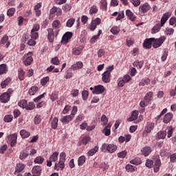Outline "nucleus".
I'll list each match as a JSON object with an SVG mask.
<instances>
[{"mask_svg": "<svg viewBox=\"0 0 176 176\" xmlns=\"http://www.w3.org/2000/svg\"><path fill=\"white\" fill-rule=\"evenodd\" d=\"M153 159V160L149 159L146 160V167H148V168H152V167H153L154 162V173H159V170H160V166H162L160 157L159 155H155Z\"/></svg>", "mask_w": 176, "mask_h": 176, "instance_id": "f257e3e1", "label": "nucleus"}, {"mask_svg": "<svg viewBox=\"0 0 176 176\" xmlns=\"http://www.w3.org/2000/svg\"><path fill=\"white\" fill-rule=\"evenodd\" d=\"M59 157L58 163L55 164L54 170H57V171H63L65 168V157H67V154H65V152H62L60 153Z\"/></svg>", "mask_w": 176, "mask_h": 176, "instance_id": "f03ea898", "label": "nucleus"}, {"mask_svg": "<svg viewBox=\"0 0 176 176\" xmlns=\"http://www.w3.org/2000/svg\"><path fill=\"white\" fill-rule=\"evenodd\" d=\"M118 149V146L113 144L104 143L102 145L101 150L102 152H109V153H115Z\"/></svg>", "mask_w": 176, "mask_h": 176, "instance_id": "7ed1b4c3", "label": "nucleus"}, {"mask_svg": "<svg viewBox=\"0 0 176 176\" xmlns=\"http://www.w3.org/2000/svg\"><path fill=\"white\" fill-rule=\"evenodd\" d=\"M151 10V5L148 3H144L139 6L140 16H145V13H148Z\"/></svg>", "mask_w": 176, "mask_h": 176, "instance_id": "20e7f679", "label": "nucleus"}, {"mask_svg": "<svg viewBox=\"0 0 176 176\" xmlns=\"http://www.w3.org/2000/svg\"><path fill=\"white\" fill-rule=\"evenodd\" d=\"M32 52H29L28 54L24 55L23 56V64L26 66L31 65L32 62L34 61V58H32Z\"/></svg>", "mask_w": 176, "mask_h": 176, "instance_id": "39448f33", "label": "nucleus"}, {"mask_svg": "<svg viewBox=\"0 0 176 176\" xmlns=\"http://www.w3.org/2000/svg\"><path fill=\"white\" fill-rule=\"evenodd\" d=\"M164 41H166V36H162L159 38H154V40L153 41V47H154V49H157V47H160V46H162V45H163V43H164Z\"/></svg>", "mask_w": 176, "mask_h": 176, "instance_id": "423d86ee", "label": "nucleus"}, {"mask_svg": "<svg viewBox=\"0 0 176 176\" xmlns=\"http://www.w3.org/2000/svg\"><path fill=\"white\" fill-rule=\"evenodd\" d=\"M8 144H10V146L13 148V146H16V144H17V133H13L11 135H9L8 137Z\"/></svg>", "mask_w": 176, "mask_h": 176, "instance_id": "0eeeda50", "label": "nucleus"}, {"mask_svg": "<svg viewBox=\"0 0 176 176\" xmlns=\"http://www.w3.org/2000/svg\"><path fill=\"white\" fill-rule=\"evenodd\" d=\"M100 24H101V19L96 18L93 19L89 26L90 31H95L96 28H97V25H100Z\"/></svg>", "mask_w": 176, "mask_h": 176, "instance_id": "6e6552de", "label": "nucleus"}, {"mask_svg": "<svg viewBox=\"0 0 176 176\" xmlns=\"http://www.w3.org/2000/svg\"><path fill=\"white\" fill-rule=\"evenodd\" d=\"M72 35H74L72 32H67L62 37L61 43L63 45H67V43L69 42V39L72 38Z\"/></svg>", "mask_w": 176, "mask_h": 176, "instance_id": "1a4fd4ad", "label": "nucleus"}, {"mask_svg": "<svg viewBox=\"0 0 176 176\" xmlns=\"http://www.w3.org/2000/svg\"><path fill=\"white\" fill-rule=\"evenodd\" d=\"M105 91V87L103 85H99L94 87V90L92 91L93 94H102Z\"/></svg>", "mask_w": 176, "mask_h": 176, "instance_id": "9d476101", "label": "nucleus"}, {"mask_svg": "<svg viewBox=\"0 0 176 176\" xmlns=\"http://www.w3.org/2000/svg\"><path fill=\"white\" fill-rule=\"evenodd\" d=\"M153 41H155V38H146L143 43V47L145 49H151Z\"/></svg>", "mask_w": 176, "mask_h": 176, "instance_id": "9b49d317", "label": "nucleus"}, {"mask_svg": "<svg viewBox=\"0 0 176 176\" xmlns=\"http://www.w3.org/2000/svg\"><path fill=\"white\" fill-rule=\"evenodd\" d=\"M33 176H41L42 168L40 166H34L32 169Z\"/></svg>", "mask_w": 176, "mask_h": 176, "instance_id": "f8f14e48", "label": "nucleus"}, {"mask_svg": "<svg viewBox=\"0 0 176 176\" xmlns=\"http://www.w3.org/2000/svg\"><path fill=\"white\" fill-rule=\"evenodd\" d=\"M102 80L104 83H109L111 82V73L108 72H104L102 74Z\"/></svg>", "mask_w": 176, "mask_h": 176, "instance_id": "ddd939ff", "label": "nucleus"}, {"mask_svg": "<svg viewBox=\"0 0 176 176\" xmlns=\"http://www.w3.org/2000/svg\"><path fill=\"white\" fill-rule=\"evenodd\" d=\"M9 100H10V94H9L8 92H5L0 96L1 102L6 103L8 101H9Z\"/></svg>", "mask_w": 176, "mask_h": 176, "instance_id": "4468645a", "label": "nucleus"}, {"mask_svg": "<svg viewBox=\"0 0 176 176\" xmlns=\"http://www.w3.org/2000/svg\"><path fill=\"white\" fill-rule=\"evenodd\" d=\"M74 118H73L72 116L69 115V116H65L60 118V120L63 124H67L69 123L70 122H72V120Z\"/></svg>", "mask_w": 176, "mask_h": 176, "instance_id": "2eb2a0df", "label": "nucleus"}, {"mask_svg": "<svg viewBox=\"0 0 176 176\" xmlns=\"http://www.w3.org/2000/svg\"><path fill=\"white\" fill-rule=\"evenodd\" d=\"M170 16H171V13L170 12H166L163 14L162 17L161 18L160 23L162 27L164 25V24H166V21L168 20Z\"/></svg>", "mask_w": 176, "mask_h": 176, "instance_id": "dca6fc26", "label": "nucleus"}, {"mask_svg": "<svg viewBox=\"0 0 176 176\" xmlns=\"http://www.w3.org/2000/svg\"><path fill=\"white\" fill-rule=\"evenodd\" d=\"M47 31L48 32L47 39L49 42L53 43L54 41V31L52 28H48Z\"/></svg>", "mask_w": 176, "mask_h": 176, "instance_id": "f3484780", "label": "nucleus"}, {"mask_svg": "<svg viewBox=\"0 0 176 176\" xmlns=\"http://www.w3.org/2000/svg\"><path fill=\"white\" fill-rule=\"evenodd\" d=\"M126 16H127V19L131 20V21H134L135 19H137V16L134 15V13L131 12L130 10H126Z\"/></svg>", "mask_w": 176, "mask_h": 176, "instance_id": "a211bd4d", "label": "nucleus"}, {"mask_svg": "<svg viewBox=\"0 0 176 176\" xmlns=\"http://www.w3.org/2000/svg\"><path fill=\"white\" fill-rule=\"evenodd\" d=\"M25 41L27 42V45L28 46H35L36 45V41L34 38H28V36L27 34H25Z\"/></svg>", "mask_w": 176, "mask_h": 176, "instance_id": "6ab92c4d", "label": "nucleus"}, {"mask_svg": "<svg viewBox=\"0 0 176 176\" xmlns=\"http://www.w3.org/2000/svg\"><path fill=\"white\" fill-rule=\"evenodd\" d=\"M141 152L142 155L144 156H149V154L152 152V148H151V147L146 146L141 150Z\"/></svg>", "mask_w": 176, "mask_h": 176, "instance_id": "aec40b11", "label": "nucleus"}, {"mask_svg": "<svg viewBox=\"0 0 176 176\" xmlns=\"http://www.w3.org/2000/svg\"><path fill=\"white\" fill-rule=\"evenodd\" d=\"M24 168H25V165H24L23 164H21V163L16 164L15 167L14 174H16V173H21V171H23Z\"/></svg>", "mask_w": 176, "mask_h": 176, "instance_id": "412c9836", "label": "nucleus"}, {"mask_svg": "<svg viewBox=\"0 0 176 176\" xmlns=\"http://www.w3.org/2000/svg\"><path fill=\"white\" fill-rule=\"evenodd\" d=\"M153 129H155V123L154 122H148L147 125L146 126L145 131H146V133L149 134V133H151V131H152V130H153Z\"/></svg>", "mask_w": 176, "mask_h": 176, "instance_id": "4be33fe9", "label": "nucleus"}, {"mask_svg": "<svg viewBox=\"0 0 176 176\" xmlns=\"http://www.w3.org/2000/svg\"><path fill=\"white\" fill-rule=\"evenodd\" d=\"M167 135L166 131H160L157 133V140H164Z\"/></svg>", "mask_w": 176, "mask_h": 176, "instance_id": "5701e85b", "label": "nucleus"}, {"mask_svg": "<svg viewBox=\"0 0 176 176\" xmlns=\"http://www.w3.org/2000/svg\"><path fill=\"white\" fill-rule=\"evenodd\" d=\"M58 126V118L57 117H54L51 122V127L53 130H56Z\"/></svg>", "mask_w": 176, "mask_h": 176, "instance_id": "b1692460", "label": "nucleus"}, {"mask_svg": "<svg viewBox=\"0 0 176 176\" xmlns=\"http://www.w3.org/2000/svg\"><path fill=\"white\" fill-rule=\"evenodd\" d=\"M138 118V111H133L131 116L127 119L128 122H133Z\"/></svg>", "mask_w": 176, "mask_h": 176, "instance_id": "393cba45", "label": "nucleus"}, {"mask_svg": "<svg viewBox=\"0 0 176 176\" xmlns=\"http://www.w3.org/2000/svg\"><path fill=\"white\" fill-rule=\"evenodd\" d=\"M81 68H83V63L82 62H77L76 64L72 65L71 69H73V71H76V69H80Z\"/></svg>", "mask_w": 176, "mask_h": 176, "instance_id": "a878e982", "label": "nucleus"}, {"mask_svg": "<svg viewBox=\"0 0 176 176\" xmlns=\"http://www.w3.org/2000/svg\"><path fill=\"white\" fill-rule=\"evenodd\" d=\"M151 85V79L146 78L141 80L139 86H148Z\"/></svg>", "mask_w": 176, "mask_h": 176, "instance_id": "bb28decb", "label": "nucleus"}, {"mask_svg": "<svg viewBox=\"0 0 176 176\" xmlns=\"http://www.w3.org/2000/svg\"><path fill=\"white\" fill-rule=\"evenodd\" d=\"M101 34H102V31L101 30H99L98 32V34L92 36V38L90 40V43H96V42H97V39H98V38H100V36L101 35Z\"/></svg>", "mask_w": 176, "mask_h": 176, "instance_id": "cd10ccee", "label": "nucleus"}, {"mask_svg": "<svg viewBox=\"0 0 176 176\" xmlns=\"http://www.w3.org/2000/svg\"><path fill=\"white\" fill-rule=\"evenodd\" d=\"M98 152V146H95L94 148L89 150L87 153V156H94Z\"/></svg>", "mask_w": 176, "mask_h": 176, "instance_id": "c85d7f7f", "label": "nucleus"}, {"mask_svg": "<svg viewBox=\"0 0 176 176\" xmlns=\"http://www.w3.org/2000/svg\"><path fill=\"white\" fill-rule=\"evenodd\" d=\"M8 72V65L6 64L0 65V75H3Z\"/></svg>", "mask_w": 176, "mask_h": 176, "instance_id": "c756f323", "label": "nucleus"}, {"mask_svg": "<svg viewBox=\"0 0 176 176\" xmlns=\"http://www.w3.org/2000/svg\"><path fill=\"white\" fill-rule=\"evenodd\" d=\"M20 135L21 137V138H28V137H30L31 135V133L27 131H25V129H22L20 131Z\"/></svg>", "mask_w": 176, "mask_h": 176, "instance_id": "7c9ffc66", "label": "nucleus"}, {"mask_svg": "<svg viewBox=\"0 0 176 176\" xmlns=\"http://www.w3.org/2000/svg\"><path fill=\"white\" fill-rule=\"evenodd\" d=\"M162 25L160 23H157L156 25H155L152 30H151V33L152 34H157L159 31H160V29L162 28Z\"/></svg>", "mask_w": 176, "mask_h": 176, "instance_id": "2f4dec72", "label": "nucleus"}, {"mask_svg": "<svg viewBox=\"0 0 176 176\" xmlns=\"http://www.w3.org/2000/svg\"><path fill=\"white\" fill-rule=\"evenodd\" d=\"M102 133L107 137L111 135V125L109 124L104 128Z\"/></svg>", "mask_w": 176, "mask_h": 176, "instance_id": "473e14b6", "label": "nucleus"}, {"mask_svg": "<svg viewBox=\"0 0 176 176\" xmlns=\"http://www.w3.org/2000/svg\"><path fill=\"white\" fill-rule=\"evenodd\" d=\"M125 169L128 173H133V171H136L137 167L131 164H127L125 167Z\"/></svg>", "mask_w": 176, "mask_h": 176, "instance_id": "72a5a7b5", "label": "nucleus"}, {"mask_svg": "<svg viewBox=\"0 0 176 176\" xmlns=\"http://www.w3.org/2000/svg\"><path fill=\"white\" fill-rule=\"evenodd\" d=\"M83 50V47H78L73 49L72 53L73 54H75L76 56H79L80 53H82V51Z\"/></svg>", "mask_w": 176, "mask_h": 176, "instance_id": "f704fd0d", "label": "nucleus"}, {"mask_svg": "<svg viewBox=\"0 0 176 176\" xmlns=\"http://www.w3.org/2000/svg\"><path fill=\"white\" fill-rule=\"evenodd\" d=\"M130 163L131 164H134L135 166H140V164H141V163H142V162L141 161V158L135 157V159L131 160L130 161Z\"/></svg>", "mask_w": 176, "mask_h": 176, "instance_id": "c9c22d12", "label": "nucleus"}, {"mask_svg": "<svg viewBox=\"0 0 176 176\" xmlns=\"http://www.w3.org/2000/svg\"><path fill=\"white\" fill-rule=\"evenodd\" d=\"M44 162L45 158H43V157L42 156H38L34 160V163H35L36 164H42V163H43Z\"/></svg>", "mask_w": 176, "mask_h": 176, "instance_id": "e433bc0d", "label": "nucleus"}, {"mask_svg": "<svg viewBox=\"0 0 176 176\" xmlns=\"http://www.w3.org/2000/svg\"><path fill=\"white\" fill-rule=\"evenodd\" d=\"M171 119H173V114L170 113H166L164 118V123H168Z\"/></svg>", "mask_w": 176, "mask_h": 176, "instance_id": "4c0bfd02", "label": "nucleus"}, {"mask_svg": "<svg viewBox=\"0 0 176 176\" xmlns=\"http://www.w3.org/2000/svg\"><path fill=\"white\" fill-rule=\"evenodd\" d=\"M28 153L25 151H23L20 153L19 159L20 160H25L28 157Z\"/></svg>", "mask_w": 176, "mask_h": 176, "instance_id": "58836bf2", "label": "nucleus"}, {"mask_svg": "<svg viewBox=\"0 0 176 176\" xmlns=\"http://www.w3.org/2000/svg\"><path fill=\"white\" fill-rule=\"evenodd\" d=\"M152 97H153V92L150 91L146 94L144 100L146 102H149L150 101H152Z\"/></svg>", "mask_w": 176, "mask_h": 176, "instance_id": "ea45409f", "label": "nucleus"}, {"mask_svg": "<svg viewBox=\"0 0 176 176\" xmlns=\"http://www.w3.org/2000/svg\"><path fill=\"white\" fill-rule=\"evenodd\" d=\"M35 108V103L34 102H29L26 104V110L27 111H32Z\"/></svg>", "mask_w": 176, "mask_h": 176, "instance_id": "a19ab883", "label": "nucleus"}, {"mask_svg": "<svg viewBox=\"0 0 176 176\" xmlns=\"http://www.w3.org/2000/svg\"><path fill=\"white\" fill-rule=\"evenodd\" d=\"M101 124L102 126H107L108 124V118L105 115H102L100 118Z\"/></svg>", "mask_w": 176, "mask_h": 176, "instance_id": "79ce46f5", "label": "nucleus"}, {"mask_svg": "<svg viewBox=\"0 0 176 176\" xmlns=\"http://www.w3.org/2000/svg\"><path fill=\"white\" fill-rule=\"evenodd\" d=\"M11 80H12L10 79V78H8L4 81L1 82V88L5 89V87H6L9 85V83H10Z\"/></svg>", "mask_w": 176, "mask_h": 176, "instance_id": "37998d69", "label": "nucleus"}, {"mask_svg": "<svg viewBox=\"0 0 176 176\" xmlns=\"http://www.w3.org/2000/svg\"><path fill=\"white\" fill-rule=\"evenodd\" d=\"M57 159H58V152L55 151V152L50 157V160H51V162H57Z\"/></svg>", "mask_w": 176, "mask_h": 176, "instance_id": "c03bdc74", "label": "nucleus"}, {"mask_svg": "<svg viewBox=\"0 0 176 176\" xmlns=\"http://www.w3.org/2000/svg\"><path fill=\"white\" fill-rule=\"evenodd\" d=\"M38 90H39V88H38L37 87H32L30 89H29V94L30 96H35V93H36V91H38Z\"/></svg>", "mask_w": 176, "mask_h": 176, "instance_id": "a18cd8bd", "label": "nucleus"}, {"mask_svg": "<svg viewBox=\"0 0 176 176\" xmlns=\"http://www.w3.org/2000/svg\"><path fill=\"white\" fill-rule=\"evenodd\" d=\"M86 162V157L82 155L78 160V166H83Z\"/></svg>", "mask_w": 176, "mask_h": 176, "instance_id": "49530a36", "label": "nucleus"}, {"mask_svg": "<svg viewBox=\"0 0 176 176\" xmlns=\"http://www.w3.org/2000/svg\"><path fill=\"white\" fill-rule=\"evenodd\" d=\"M133 67H139L140 69L142 68V66L144 65V61L143 60H135L133 63Z\"/></svg>", "mask_w": 176, "mask_h": 176, "instance_id": "de8ad7c7", "label": "nucleus"}, {"mask_svg": "<svg viewBox=\"0 0 176 176\" xmlns=\"http://www.w3.org/2000/svg\"><path fill=\"white\" fill-rule=\"evenodd\" d=\"M52 27L54 30H58L60 27H61V24L60 23V21L56 20L52 23Z\"/></svg>", "mask_w": 176, "mask_h": 176, "instance_id": "09e8293b", "label": "nucleus"}, {"mask_svg": "<svg viewBox=\"0 0 176 176\" xmlns=\"http://www.w3.org/2000/svg\"><path fill=\"white\" fill-rule=\"evenodd\" d=\"M18 74H19V79L21 80H24V75H25L24 70H23V69H21V68L19 69Z\"/></svg>", "mask_w": 176, "mask_h": 176, "instance_id": "8fccbe9b", "label": "nucleus"}, {"mask_svg": "<svg viewBox=\"0 0 176 176\" xmlns=\"http://www.w3.org/2000/svg\"><path fill=\"white\" fill-rule=\"evenodd\" d=\"M111 32L113 34V35H118V32H120V28L118 26H114L111 29Z\"/></svg>", "mask_w": 176, "mask_h": 176, "instance_id": "3c124183", "label": "nucleus"}, {"mask_svg": "<svg viewBox=\"0 0 176 176\" xmlns=\"http://www.w3.org/2000/svg\"><path fill=\"white\" fill-rule=\"evenodd\" d=\"M74 23H75V19L74 18L69 19L66 23V26L69 27V28H71V27L74 25Z\"/></svg>", "mask_w": 176, "mask_h": 176, "instance_id": "603ef678", "label": "nucleus"}, {"mask_svg": "<svg viewBox=\"0 0 176 176\" xmlns=\"http://www.w3.org/2000/svg\"><path fill=\"white\" fill-rule=\"evenodd\" d=\"M16 13V8H11L7 11V15L9 16V17H12Z\"/></svg>", "mask_w": 176, "mask_h": 176, "instance_id": "864d4df0", "label": "nucleus"}, {"mask_svg": "<svg viewBox=\"0 0 176 176\" xmlns=\"http://www.w3.org/2000/svg\"><path fill=\"white\" fill-rule=\"evenodd\" d=\"M18 105L19 107H20V108H25L27 107V101L25 100H22L20 102H18Z\"/></svg>", "mask_w": 176, "mask_h": 176, "instance_id": "5fc2aeb1", "label": "nucleus"}, {"mask_svg": "<svg viewBox=\"0 0 176 176\" xmlns=\"http://www.w3.org/2000/svg\"><path fill=\"white\" fill-rule=\"evenodd\" d=\"M3 120L6 123H9V122H12V120H13V116L7 115V116H4Z\"/></svg>", "mask_w": 176, "mask_h": 176, "instance_id": "6e6d98bb", "label": "nucleus"}, {"mask_svg": "<svg viewBox=\"0 0 176 176\" xmlns=\"http://www.w3.org/2000/svg\"><path fill=\"white\" fill-rule=\"evenodd\" d=\"M52 64H54V65H58L60 64V60L58 59V57L55 56L51 59Z\"/></svg>", "mask_w": 176, "mask_h": 176, "instance_id": "4d7b16f0", "label": "nucleus"}, {"mask_svg": "<svg viewBox=\"0 0 176 176\" xmlns=\"http://www.w3.org/2000/svg\"><path fill=\"white\" fill-rule=\"evenodd\" d=\"M107 5H108V3H107V0H101L100 1V8L103 10H107Z\"/></svg>", "mask_w": 176, "mask_h": 176, "instance_id": "13d9d810", "label": "nucleus"}, {"mask_svg": "<svg viewBox=\"0 0 176 176\" xmlns=\"http://www.w3.org/2000/svg\"><path fill=\"white\" fill-rule=\"evenodd\" d=\"M131 3L135 6V8H137L141 5V0H130Z\"/></svg>", "mask_w": 176, "mask_h": 176, "instance_id": "bf43d9fd", "label": "nucleus"}, {"mask_svg": "<svg viewBox=\"0 0 176 176\" xmlns=\"http://www.w3.org/2000/svg\"><path fill=\"white\" fill-rule=\"evenodd\" d=\"M50 80V78L49 76L43 78L41 80V85L42 86H45V85H46V83H47V82H49Z\"/></svg>", "mask_w": 176, "mask_h": 176, "instance_id": "052dcab7", "label": "nucleus"}, {"mask_svg": "<svg viewBox=\"0 0 176 176\" xmlns=\"http://www.w3.org/2000/svg\"><path fill=\"white\" fill-rule=\"evenodd\" d=\"M57 10V7L54 6L50 11V17H54V14H56Z\"/></svg>", "mask_w": 176, "mask_h": 176, "instance_id": "680f3d73", "label": "nucleus"}, {"mask_svg": "<svg viewBox=\"0 0 176 176\" xmlns=\"http://www.w3.org/2000/svg\"><path fill=\"white\" fill-rule=\"evenodd\" d=\"M38 36H39V34L38 33V32H32L31 31L30 37L32 39H34L35 41H36V39H38Z\"/></svg>", "mask_w": 176, "mask_h": 176, "instance_id": "e2e57ef3", "label": "nucleus"}, {"mask_svg": "<svg viewBox=\"0 0 176 176\" xmlns=\"http://www.w3.org/2000/svg\"><path fill=\"white\" fill-rule=\"evenodd\" d=\"M127 155V151H123L118 153V157H120L121 159H124L126 156Z\"/></svg>", "mask_w": 176, "mask_h": 176, "instance_id": "0e129e2a", "label": "nucleus"}, {"mask_svg": "<svg viewBox=\"0 0 176 176\" xmlns=\"http://www.w3.org/2000/svg\"><path fill=\"white\" fill-rule=\"evenodd\" d=\"M97 12H98V8L96 6H93L89 10L90 14H96Z\"/></svg>", "mask_w": 176, "mask_h": 176, "instance_id": "69168bd1", "label": "nucleus"}, {"mask_svg": "<svg viewBox=\"0 0 176 176\" xmlns=\"http://www.w3.org/2000/svg\"><path fill=\"white\" fill-rule=\"evenodd\" d=\"M82 100H87L88 97H89V91L84 90L82 91Z\"/></svg>", "mask_w": 176, "mask_h": 176, "instance_id": "338daca9", "label": "nucleus"}, {"mask_svg": "<svg viewBox=\"0 0 176 176\" xmlns=\"http://www.w3.org/2000/svg\"><path fill=\"white\" fill-rule=\"evenodd\" d=\"M34 124H39V123H41V116L38 115H36L34 117Z\"/></svg>", "mask_w": 176, "mask_h": 176, "instance_id": "774afa93", "label": "nucleus"}]
</instances>
